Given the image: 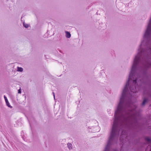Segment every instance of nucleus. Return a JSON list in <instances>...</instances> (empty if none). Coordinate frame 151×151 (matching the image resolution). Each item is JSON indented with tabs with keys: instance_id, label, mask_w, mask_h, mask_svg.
I'll return each instance as SVG.
<instances>
[{
	"instance_id": "nucleus-1",
	"label": "nucleus",
	"mask_w": 151,
	"mask_h": 151,
	"mask_svg": "<svg viewBox=\"0 0 151 151\" xmlns=\"http://www.w3.org/2000/svg\"><path fill=\"white\" fill-rule=\"evenodd\" d=\"M4 97L6 104L7 106L9 107H10L11 108H12V106H11L10 105L7 99V97L4 95Z\"/></svg>"
},
{
	"instance_id": "nucleus-2",
	"label": "nucleus",
	"mask_w": 151,
	"mask_h": 151,
	"mask_svg": "<svg viewBox=\"0 0 151 151\" xmlns=\"http://www.w3.org/2000/svg\"><path fill=\"white\" fill-rule=\"evenodd\" d=\"M145 140L146 141H147L148 143H150L151 142V139L148 137H146L145 138Z\"/></svg>"
},
{
	"instance_id": "nucleus-3",
	"label": "nucleus",
	"mask_w": 151,
	"mask_h": 151,
	"mask_svg": "<svg viewBox=\"0 0 151 151\" xmlns=\"http://www.w3.org/2000/svg\"><path fill=\"white\" fill-rule=\"evenodd\" d=\"M148 100L146 98H144V100L143 101V102L142 103V106H144L145 105V104L146 102H147Z\"/></svg>"
},
{
	"instance_id": "nucleus-4",
	"label": "nucleus",
	"mask_w": 151,
	"mask_h": 151,
	"mask_svg": "<svg viewBox=\"0 0 151 151\" xmlns=\"http://www.w3.org/2000/svg\"><path fill=\"white\" fill-rule=\"evenodd\" d=\"M69 150H72L73 148L72 145L70 143H68L67 144Z\"/></svg>"
},
{
	"instance_id": "nucleus-5",
	"label": "nucleus",
	"mask_w": 151,
	"mask_h": 151,
	"mask_svg": "<svg viewBox=\"0 0 151 151\" xmlns=\"http://www.w3.org/2000/svg\"><path fill=\"white\" fill-rule=\"evenodd\" d=\"M66 37L68 38H70L71 37V34L69 32H65Z\"/></svg>"
},
{
	"instance_id": "nucleus-6",
	"label": "nucleus",
	"mask_w": 151,
	"mask_h": 151,
	"mask_svg": "<svg viewBox=\"0 0 151 151\" xmlns=\"http://www.w3.org/2000/svg\"><path fill=\"white\" fill-rule=\"evenodd\" d=\"M145 151H151V147L149 145L147 146Z\"/></svg>"
},
{
	"instance_id": "nucleus-7",
	"label": "nucleus",
	"mask_w": 151,
	"mask_h": 151,
	"mask_svg": "<svg viewBox=\"0 0 151 151\" xmlns=\"http://www.w3.org/2000/svg\"><path fill=\"white\" fill-rule=\"evenodd\" d=\"M17 71H18L22 72L23 71V69L22 68L18 67Z\"/></svg>"
},
{
	"instance_id": "nucleus-8",
	"label": "nucleus",
	"mask_w": 151,
	"mask_h": 151,
	"mask_svg": "<svg viewBox=\"0 0 151 151\" xmlns=\"http://www.w3.org/2000/svg\"><path fill=\"white\" fill-rule=\"evenodd\" d=\"M23 26L26 28H27L28 27V25L27 24H26L24 22L23 23Z\"/></svg>"
},
{
	"instance_id": "nucleus-9",
	"label": "nucleus",
	"mask_w": 151,
	"mask_h": 151,
	"mask_svg": "<svg viewBox=\"0 0 151 151\" xmlns=\"http://www.w3.org/2000/svg\"><path fill=\"white\" fill-rule=\"evenodd\" d=\"M18 93H21V89H19L18 90Z\"/></svg>"
},
{
	"instance_id": "nucleus-10",
	"label": "nucleus",
	"mask_w": 151,
	"mask_h": 151,
	"mask_svg": "<svg viewBox=\"0 0 151 151\" xmlns=\"http://www.w3.org/2000/svg\"><path fill=\"white\" fill-rule=\"evenodd\" d=\"M129 137L128 136H127L125 137H124V138H125V139H129Z\"/></svg>"
},
{
	"instance_id": "nucleus-11",
	"label": "nucleus",
	"mask_w": 151,
	"mask_h": 151,
	"mask_svg": "<svg viewBox=\"0 0 151 151\" xmlns=\"http://www.w3.org/2000/svg\"><path fill=\"white\" fill-rule=\"evenodd\" d=\"M52 93L53 94L54 99H55V94H54V92H52Z\"/></svg>"
},
{
	"instance_id": "nucleus-12",
	"label": "nucleus",
	"mask_w": 151,
	"mask_h": 151,
	"mask_svg": "<svg viewBox=\"0 0 151 151\" xmlns=\"http://www.w3.org/2000/svg\"><path fill=\"white\" fill-rule=\"evenodd\" d=\"M110 110H110V109H108L107 110V111H108V112H110Z\"/></svg>"
}]
</instances>
